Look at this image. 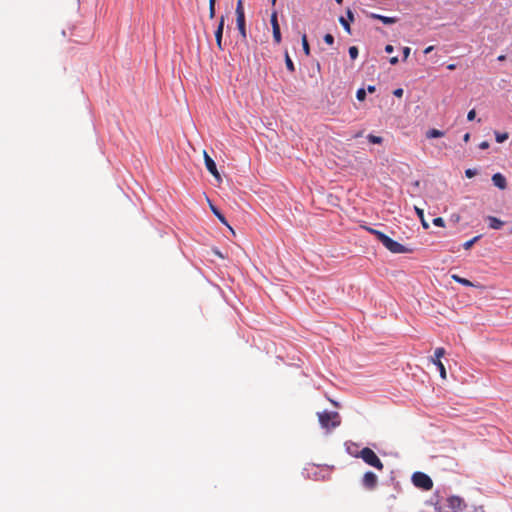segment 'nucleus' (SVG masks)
Returning <instances> with one entry per match:
<instances>
[{
	"instance_id": "obj_37",
	"label": "nucleus",
	"mask_w": 512,
	"mask_h": 512,
	"mask_svg": "<svg viewBox=\"0 0 512 512\" xmlns=\"http://www.w3.org/2000/svg\"><path fill=\"white\" fill-rule=\"evenodd\" d=\"M489 147V143L487 141H483L479 144V148L484 150V149H487Z\"/></svg>"
},
{
	"instance_id": "obj_18",
	"label": "nucleus",
	"mask_w": 512,
	"mask_h": 512,
	"mask_svg": "<svg viewBox=\"0 0 512 512\" xmlns=\"http://www.w3.org/2000/svg\"><path fill=\"white\" fill-rule=\"evenodd\" d=\"M443 136H444V132L440 131L438 129H430L426 133V137L429 138V139H431V138H439V137H443Z\"/></svg>"
},
{
	"instance_id": "obj_23",
	"label": "nucleus",
	"mask_w": 512,
	"mask_h": 512,
	"mask_svg": "<svg viewBox=\"0 0 512 512\" xmlns=\"http://www.w3.org/2000/svg\"><path fill=\"white\" fill-rule=\"evenodd\" d=\"M479 238H480V236H475L474 238H472V239H470V240L466 241V242L463 244V248H464L465 250H469V249L473 246V244H474V243H476V242L479 240Z\"/></svg>"
},
{
	"instance_id": "obj_14",
	"label": "nucleus",
	"mask_w": 512,
	"mask_h": 512,
	"mask_svg": "<svg viewBox=\"0 0 512 512\" xmlns=\"http://www.w3.org/2000/svg\"><path fill=\"white\" fill-rule=\"evenodd\" d=\"M209 206H210L211 211L221 221V223L226 225L234 233L233 229L228 225L224 215L210 201H209Z\"/></svg>"
},
{
	"instance_id": "obj_17",
	"label": "nucleus",
	"mask_w": 512,
	"mask_h": 512,
	"mask_svg": "<svg viewBox=\"0 0 512 512\" xmlns=\"http://www.w3.org/2000/svg\"><path fill=\"white\" fill-rule=\"evenodd\" d=\"M414 209H415V212H416L417 216L419 217V219L421 221V224H422L423 228L427 229L429 227V224H428V222L424 218V211H423V209H421V208H419L417 206H415Z\"/></svg>"
},
{
	"instance_id": "obj_29",
	"label": "nucleus",
	"mask_w": 512,
	"mask_h": 512,
	"mask_svg": "<svg viewBox=\"0 0 512 512\" xmlns=\"http://www.w3.org/2000/svg\"><path fill=\"white\" fill-rule=\"evenodd\" d=\"M433 224L435 226H438V227H444L445 226V222H444V219L442 217H436L433 219Z\"/></svg>"
},
{
	"instance_id": "obj_11",
	"label": "nucleus",
	"mask_w": 512,
	"mask_h": 512,
	"mask_svg": "<svg viewBox=\"0 0 512 512\" xmlns=\"http://www.w3.org/2000/svg\"><path fill=\"white\" fill-rule=\"evenodd\" d=\"M492 182L496 187H498L501 190H504L507 187L506 178L501 173H495L492 176Z\"/></svg>"
},
{
	"instance_id": "obj_35",
	"label": "nucleus",
	"mask_w": 512,
	"mask_h": 512,
	"mask_svg": "<svg viewBox=\"0 0 512 512\" xmlns=\"http://www.w3.org/2000/svg\"><path fill=\"white\" fill-rule=\"evenodd\" d=\"M403 93H404V91L402 88H397L393 91L394 96L399 97V98L403 96Z\"/></svg>"
},
{
	"instance_id": "obj_15",
	"label": "nucleus",
	"mask_w": 512,
	"mask_h": 512,
	"mask_svg": "<svg viewBox=\"0 0 512 512\" xmlns=\"http://www.w3.org/2000/svg\"><path fill=\"white\" fill-rule=\"evenodd\" d=\"M431 361L433 362L434 365L437 366V368L439 370V373H440V377L442 379H446L447 378L446 369H445L444 364L441 362V360H439V359H431Z\"/></svg>"
},
{
	"instance_id": "obj_33",
	"label": "nucleus",
	"mask_w": 512,
	"mask_h": 512,
	"mask_svg": "<svg viewBox=\"0 0 512 512\" xmlns=\"http://www.w3.org/2000/svg\"><path fill=\"white\" fill-rule=\"evenodd\" d=\"M477 174V171L475 169H467L465 171V175L467 178H472Z\"/></svg>"
},
{
	"instance_id": "obj_49",
	"label": "nucleus",
	"mask_w": 512,
	"mask_h": 512,
	"mask_svg": "<svg viewBox=\"0 0 512 512\" xmlns=\"http://www.w3.org/2000/svg\"><path fill=\"white\" fill-rule=\"evenodd\" d=\"M276 0H272V4H275Z\"/></svg>"
},
{
	"instance_id": "obj_34",
	"label": "nucleus",
	"mask_w": 512,
	"mask_h": 512,
	"mask_svg": "<svg viewBox=\"0 0 512 512\" xmlns=\"http://www.w3.org/2000/svg\"><path fill=\"white\" fill-rule=\"evenodd\" d=\"M475 117H476V111H475L474 109L470 110V111L468 112V114H467V119H468L469 121H472V120H474V119H475Z\"/></svg>"
},
{
	"instance_id": "obj_31",
	"label": "nucleus",
	"mask_w": 512,
	"mask_h": 512,
	"mask_svg": "<svg viewBox=\"0 0 512 512\" xmlns=\"http://www.w3.org/2000/svg\"><path fill=\"white\" fill-rule=\"evenodd\" d=\"M324 41H325V43H327L328 45H332V44L334 43V37H333V35H331V34H326V35L324 36Z\"/></svg>"
},
{
	"instance_id": "obj_30",
	"label": "nucleus",
	"mask_w": 512,
	"mask_h": 512,
	"mask_svg": "<svg viewBox=\"0 0 512 512\" xmlns=\"http://www.w3.org/2000/svg\"><path fill=\"white\" fill-rule=\"evenodd\" d=\"M340 23H341V25L344 27V29H345L348 33H350V24H349V22H348L345 18L341 17V18H340Z\"/></svg>"
},
{
	"instance_id": "obj_12",
	"label": "nucleus",
	"mask_w": 512,
	"mask_h": 512,
	"mask_svg": "<svg viewBox=\"0 0 512 512\" xmlns=\"http://www.w3.org/2000/svg\"><path fill=\"white\" fill-rule=\"evenodd\" d=\"M370 18L380 20L383 24L390 25L398 21L396 17L383 16L376 13H371Z\"/></svg>"
},
{
	"instance_id": "obj_43",
	"label": "nucleus",
	"mask_w": 512,
	"mask_h": 512,
	"mask_svg": "<svg viewBox=\"0 0 512 512\" xmlns=\"http://www.w3.org/2000/svg\"><path fill=\"white\" fill-rule=\"evenodd\" d=\"M464 142H468L470 140V133H466L463 137Z\"/></svg>"
},
{
	"instance_id": "obj_4",
	"label": "nucleus",
	"mask_w": 512,
	"mask_h": 512,
	"mask_svg": "<svg viewBox=\"0 0 512 512\" xmlns=\"http://www.w3.org/2000/svg\"><path fill=\"white\" fill-rule=\"evenodd\" d=\"M380 242L385 246L386 249L395 254H403L411 251L410 249L406 248L404 245L393 240L387 235L382 237V240Z\"/></svg>"
},
{
	"instance_id": "obj_13",
	"label": "nucleus",
	"mask_w": 512,
	"mask_h": 512,
	"mask_svg": "<svg viewBox=\"0 0 512 512\" xmlns=\"http://www.w3.org/2000/svg\"><path fill=\"white\" fill-rule=\"evenodd\" d=\"M486 220L488 221V226L491 229L498 230L504 226V222L495 216H488Z\"/></svg>"
},
{
	"instance_id": "obj_3",
	"label": "nucleus",
	"mask_w": 512,
	"mask_h": 512,
	"mask_svg": "<svg viewBox=\"0 0 512 512\" xmlns=\"http://www.w3.org/2000/svg\"><path fill=\"white\" fill-rule=\"evenodd\" d=\"M413 484L425 491H429L433 488L432 479L423 472H415L412 476Z\"/></svg>"
},
{
	"instance_id": "obj_5",
	"label": "nucleus",
	"mask_w": 512,
	"mask_h": 512,
	"mask_svg": "<svg viewBox=\"0 0 512 512\" xmlns=\"http://www.w3.org/2000/svg\"><path fill=\"white\" fill-rule=\"evenodd\" d=\"M447 507L453 512H462L466 509L465 501L459 496H450L447 499Z\"/></svg>"
},
{
	"instance_id": "obj_38",
	"label": "nucleus",
	"mask_w": 512,
	"mask_h": 512,
	"mask_svg": "<svg viewBox=\"0 0 512 512\" xmlns=\"http://www.w3.org/2000/svg\"><path fill=\"white\" fill-rule=\"evenodd\" d=\"M389 62H390V64H392V65H396V64L399 62V59H398V57H397V56H394V57H391V58L389 59Z\"/></svg>"
},
{
	"instance_id": "obj_16",
	"label": "nucleus",
	"mask_w": 512,
	"mask_h": 512,
	"mask_svg": "<svg viewBox=\"0 0 512 512\" xmlns=\"http://www.w3.org/2000/svg\"><path fill=\"white\" fill-rule=\"evenodd\" d=\"M451 278H452L455 282H457V283H459V284H462V285H464V286H476V285H475V284H473L470 280H468V279H466V278H462V277H460V276H459V275H457V274H453V275L451 276Z\"/></svg>"
},
{
	"instance_id": "obj_21",
	"label": "nucleus",
	"mask_w": 512,
	"mask_h": 512,
	"mask_svg": "<svg viewBox=\"0 0 512 512\" xmlns=\"http://www.w3.org/2000/svg\"><path fill=\"white\" fill-rule=\"evenodd\" d=\"M235 14L236 15H244L245 14L243 0H238L237 1V5H236V9H235Z\"/></svg>"
},
{
	"instance_id": "obj_24",
	"label": "nucleus",
	"mask_w": 512,
	"mask_h": 512,
	"mask_svg": "<svg viewBox=\"0 0 512 512\" xmlns=\"http://www.w3.org/2000/svg\"><path fill=\"white\" fill-rule=\"evenodd\" d=\"M367 230L373 234L379 241L382 240V237H384L386 234H384L383 232L379 231V230H376L374 228H367Z\"/></svg>"
},
{
	"instance_id": "obj_41",
	"label": "nucleus",
	"mask_w": 512,
	"mask_h": 512,
	"mask_svg": "<svg viewBox=\"0 0 512 512\" xmlns=\"http://www.w3.org/2000/svg\"><path fill=\"white\" fill-rule=\"evenodd\" d=\"M433 49H434V47H433V46H428L427 48H425L424 53H425V54H428V53H430Z\"/></svg>"
},
{
	"instance_id": "obj_28",
	"label": "nucleus",
	"mask_w": 512,
	"mask_h": 512,
	"mask_svg": "<svg viewBox=\"0 0 512 512\" xmlns=\"http://www.w3.org/2000/svg\"><path fill=\"white\" fill-rule=\"evenodd\" d=\"M358 53H359V51L356 46H351L349 48V55H350L351 59H353V60L356 59L358 57Z\"/></svg>"
},
{
	"instance_id": "obj_44",
	"label": "nucleus",
	"mask_w": 512,
	"mask_h": 512,
	"mask_svg": "<svg viewBox=\"0 0 512 512\" xmlns=\"http://www.w3.org/2000/svg\"><path fill=\"white\" fill-rule=\"evenodd\" d=\"M447 68H448L449 70H454V69H456V64H449V65L447 66Z\"/></svg>"
},
{
	"instance_id": "obj_8",
	"label": "nucleus",
	"mask_w": 512,
	"mask_h": 512,
	"mask_svg": "<svg viewBox=\"0 0 512 512\" xmlns=\"http://www.w3.org/2000/svg\"><path fill=\"white\" fill-rule=\"evenodd\" d=\"M205 166L207 170L215 177L217 181H221V176L217 170L216 163L214 160L208 155L206 151L203 152Z\"/></svg>"
},
{
	"instance_id": "obj_9",
	"label": "nucleus",
	"mask_w": 512,
	"mask_h": 512,
	"mask_svg": "<svg viewBox=\"0 0 512 512\" xmlns=\"http://www.w3.org/2000/svg\"><path fill=\"white\" fill-rule=\"evenodd\" d=\"M236 25L239 31L241 40L246 42L247 40V31H246V21L245 14L244 15H236Z\"/></svg>"
},
{
	"instance_id": "obj_22",
	"label": "nucleus",
	"mask_w": 512,
	"mask_h": 512,
	"mask_svg": "<svg viewBox=\"0 0 512 512\" xmlns=\"http://www.w3.org/2000/svg\"><path fill=\"white\" fill-rule=\"evenodd\" d=\"M368 140L372 144H381L383 142V138L380 136H375L373 134L368 135Z\"/></svg>"
},
{
	"instance_id": "obj_2",
	"label": "nucleus",
	"mask_w": 512,
	"mask_h": 512,
	"mask_svg": "<svg viewBox=\"0 0 512 512\" xmlns=\"http://www.w3.org/2000/svg\"><path fill=\"white\" fill-rule=\"evenodd\" d=\"M321 426L325 429H332L340 425V415L334 411H323L318 413Z\"/></svg>"
},
{
	"instance_id": "obj_47",
	"label": "nucleus",
	"mask_w": 512,
	"mask_h": 512,
	"mask_svg": "<svg viewBox=\"0 0 512 512\" xmlns=\"http://www.w3.org/2000/svg\"><path fill=\"white\" fill-rule=\"evenodd\" d=\"M499 60H503L504 59V56H499L498 58Z\"/></svg>"
},
{
	"instance_id": "obj_36",
	"label": "nucleus",
	"mask_w": 512,
	"mask_h": 512,
	"mask_svg": "<svg viewBox=\"0 0 512 512\" xmlns=\"http://www.w3.org/2000/svg\"><path fill=\"white\" fill-rule=\"evenodd\" d=\"M209 17L212 19L215 17V7L209 6Z\"/></svg>"
},
{
	"instance_id": "obj_40",
	"label": "nucleus",
	"mask_w": 512,
	"mask_h": 512,
	"mask_svg": "<svg viewBox=\"0 0 512 512\" xmlns=\"http://www.w3.org/2000/svg\"><path fill=\"white\" fill-rule=\"evenodd\" d=\"M375 91H376V87H375V86H373V85H369V86L367 87V92H369V93H374Z\"/></svg>"
},
{
	"instance_id": "obj_1",
	"label": "nucleus",
	"mask_w": 512,
	"mask_h": 512,
	"mask_svg": "<svg viewBox=\"0 0 512 512\" xmlns=\"http://www.w3.org/2000/svg\"><path fill=\"white\" fill-rule=\"evenodd\" d=\"M356 457H360L366 464L376 468L379 471L384 469V464L377 454L369 447H364Z\"/></svg>"
},
{
	"instance_id": "obj_32",
	"label": "nucleus",
	"mask_w": 512,
	"mask_h": 512,
	"mask_svg": "<svg viewBox=\"0 0 512 512\" xmlns=\"http://www.w3.org/2000/svg\"><path fill=\"white\" fill-rule=\"evenodd\" d=\"M402 51H403V61H406L410 55L411 49H410V47H404Z\"/></svg>"
},
{
	"instance_id": "obj_42",
	"label": "nucleus",
	"mask_w": 512,
	"mask_h": 512,
	"mask_svg": "<svg viewBox=\"0 0 512 512\" xmlns=\"http://www.w3.org/2000/svg\"><path fill=\"white\" fill-rule=\"evenodd\" d=\"M347 16H348V18H349L351 21H353V20H354L353 13H352L350 10H348V11H347Z\"/></svg>"
},
{
	"instance_id": "obj_10",
	"label": "nucleus",
	"mask_w": 512,
	"mask_h": 512,
	"mask_svg": "<svg viewBox=\"0 0 512 512\" xmlns=\"http://www.w3.org/2000/svg\"><path fill=\"white\" fill-rule=\"evenodd\" d=\"M224 24H225V17L221 16L219 19L217 29L215 31L216 44L220 50H223L222 37H223Z\"/></svg>"
},
{
	"instance_id": "obj_7",
	"label": "nucleus",
	"mask_w": 512,
	"mask_h": 512,
	"mask_svg": "<svg viewBox=\"0 0 512 512\" xmlns=\"http://www.w3.org/2000/svg\"><path fill=\"white\" fill-rule=\"evenodd\" d=\"M270 22H271V26H272L273 40L276 44H280L282 37H281L280 26H279L278 19H277V12L274 11L271 14Z\"/></svg>"
},
{
	"instance_id": "obj_26",
	"label": "nucleus",
	"mask_w": 512,
	"mask_h": 512,
	"mask_svg": "<svg viewBox=\"0 0 512 512\" xmlns=\"http://www.w3.org/2000/svg\"><path fill=\"white\" fill-rule=\"evenodd\" d=\"M446 351L443 347L436 348L434 351V357L432 359H441L445 355Z\"/></svg>"
},
{
	"instance_id": "obj_46",
	"label": "nucleus",
	"mask_w": 512,
	"mask_h": 512,
	"mask_svg": "<svg viewBox=\"0 0 512 512\" xmlns=\"http://www.w3.org/2000/svg\"><path fill=\"white\" fill-rule=\"evenodd\" d=\"M217 256L222 257V254L220 252H216Z\"/></svg>"
},
{
	"instance_id": "obj_25",
	"label": "nucleus",
	"mask_w": 512,
	"mask_h": 512,
	"mask_svg": "<svg viewBox=\"0 0 512 512\" xmlns=\"http://www.w3.org/2000/svg\"><path fill=\"white\" fill-rule=\"evenodd\" d=\"M508 133L495 132V138L498 143H502L508 139Z\"/></svg>"
},
{
	"instance_id": "obj_27",
	"label": "nucleus",
	"mask_w": 512,
	"mask_h": 512,
	"mask_svg": "<svg viewBox=\"0 0 512 512\" xmlns=\"http://www.w3.org/2000/svg\"><path fill=\"white\" fill-rule=\"evenodd\" d=\"M356 98L359 101H364L365 98H366V90L364 88L358 89L357 92H356Z\"/></svg>"
},
{
	"instance_id": "obj_48",
	"label": "nucleus",
	"mask_w": 512,
	"mask_h": 512,
	"mask_svg": "<svg viewBox=\"0 0 512 512\" xmlns=\"http://www.w3.org/2000/svg\"><path fill=\"white\" fill-rule=\"evenodd\" d=\"M336 2L340 4V3H342V0H336Z\"/></svg>"
},
{
	"instance_id": "obj_6",
	"label": "nucleus",
	"mask_w": 512,
	"mask_h": 512,
	"mask_svg": "<svg viewBox=\"0 0 512 512\" xmlns=\"http://www.w3.org/2000/svg\"><path fill=\"white\" fill-rule=\"evenodd\" d=\"M378 484V477L375 473L368 471L362 478V485L367 490H374Z\"/></svg>"
},
{
	"instance_id": "obj_45",
	"label": "nucleus",
	"mask_w": 512,
	"mask_h": 512,
	"mask_svg": "<svg viewBox=\"0 0 512 512\" xmlns=\"http://www.w3.org/2000/svg\"><path fill=\"white\" fill-rule=\"evenodd\" d=\"M216 0H209V6L215 7Z\"/></svg>"
},
{
	"instance_id": "obj_19",
	"label": "nucleus",
	"mask_w": 512,
	"mask_h": 512,
	"mask_svg": "<svg viewBox=\"0 0 512 512\" xmlns=\"http://www.w3.org/2000/svg\"><path fill=\"white\" fill-rule=\"evenodd\" d=\"M301 41H302V47H303L304 53L307 56H309L310 55V46H309L306 34L302 35Z\"/></svg>"
},
{
	"instance_id": "obj_20",
	"label": "nucleus",
	"mask_w": 512,
	"mask_h": 512,
	"mask_svg": "<svg viewBox=\"0 0 512 512\" xmlns=\"http://www.w3.org/2000/svg\"><path fill=\"white\" fill-rule=\"evenodd\" d=\"M285 64H286V67L287 69L293 73L295 71V66H294V63L292 61V59L290 58L289 54L286 53L285 54Z\"/></svg>"
},
{
	"instance_id": "obj_39",
	"label": "nucleus",
	"mask_w": 512,
	"mask_h": 512,
	"mask_svg": "<svg viewBox=\"0 0 512 512\" xmlns=\"http://www.w3.org/2000/svg\"><path fill=\"white\" fill-rule=\"evenodd\" d=\"M393 50H394V48H393L392 45L388 44V45L385 46V52L386 53H392Z\"/></svg>"
}]
</instances>
